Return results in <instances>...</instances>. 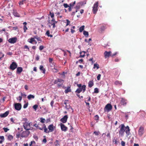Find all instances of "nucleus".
Listing matches in <instances>:
<instances>
[{"label":"nucleus","mask_w":146,"mask_h":146,"mask_svg":"<svg viewBox=\"0 0 146 146\" xmlns=\"http://www.w3.org/2000/svg\"><path fill=\"white\" fill-rule=\"evenodd\" d=\"M119 135L121 137H123L124 134L125 132L127 136L130 135V129L129 127L127 126H125L123 124H121L119 126Z\"/></svg>","instance_id":"nucleus-1"},{"label":"nucleus","mask_w":146,"mask_h":146,"mask_svg":"<svg viewBox=\"0 0 146 146\" xmlns=\"http://www.w3.org/2000/svg\"><path fill=\"white\" fill-rule=\"evenodd\" d=\"M30 123H28L27 122L23 123V127L24 129L26 131L31 130Z\"/></svg>","instance_id":"nucleus-2"},{"label":"nucleus","mask_w":146,"mask_h":146,"mask_svg":"<svg viewBox=\"0 0 146 146\" xmlns=\"http://www.w3.org/2000/svg\"><path fill=\"white\" fill-rule=\"evenodd\" d=\"M98 1L96 2L95 3L93 6V12L94 14H95L96 13L98 9Z\"/></svg>","instance_id":"nucleus-3"},{"label":"nucleus","mask_w":146,"mask_h":146,"mask_svg":"<svg viewBox=\"0 0 146 146\" xmlns=\"http://www.w3.org/2000/svg\"><path fill=\"white\" fill-rule=\"evenodd\" d=\"M112 109V105L110 104H107L105 106L104 109V110L105 112H109L111 111Z\"/></svg>","instance_id":"nucleus-4"},{"label":"nucleus","mask_w":146,"mask_h":146,"mask_svg":"<svg viewBox=\"0 0 146 146\" xmlns=\"http://www.w3.org/2000/svg\"><path fill=\"white\" fill-rule=\"evenodd\" d=\"M86 87L85 85H83L81 88H78L76 90V92L79 94L82 91L83 93L86 90Z\"/></svg>","instance_id":"nucleus-5"},{"label":"nucleus","mask_w":146,"mask_h":146,"mask_svg":"<svg viewBox=\"0 0 146 146\" xmlns=\"http://www.w3.org/2000/svg\"><path fill=\"white\" fill-rule=\"evenodd\" d=\"M30 133L29 131H23L21 134V136L22 137H27Z\"/></svg>","instance_id":"nucleus-6"},{"label":"nucleus","mask_w":146,"mask_h":146,"mask_svg":"<svg viewBox=\"0 0 146 146\" xmlns=\"http://www.w3.org/2000/svg\"><path fill=\"white\" fill-rule=\"evenodd\" d=\"M17 65L16 63L15 62H13L10 66V69L13 70H14L17 67Z\"/></svg>","instance_id":"nucleus-7"},{"label":"nucleus","mask_w":146,"mask_h":146,"mask_svg":"<svg viewBox=\"0 0 146 146\" xmlns=\"http://www.w3.org/2000/svg\"><path fill=\"white\" fill-rule=\"evenodd\" d=\"M14 107L15 110L19 111L21 109V105L20 103H15L14 104Z\"/></svg>","instance_id":"nucleus-8"},{"label":"nucleus","mask_w":146,"mask_h":146,"mask_svg":"<svg viewBox=\"0 0 146 146\" xmlns=\"http://www.w3.org/2000/svg\"><path fill=\"white\" fill-rule=\"evenodd\" d=\"M17 40V38L16 37H14L9 38L8 40V42L11 43L13 44L15 43Z\"/></svg>","instance_id":"nucleus-9"},{"label":"nucleus","mask_w":146,"mask_h":146,"mask_svg":"<svg viewBox=\"0 0 146 146\" xmlns=\"http://www.w3.org/2000/svg\"><path fill=\"white\" fill-rule=\"evenodd\" d=\"M138 133L140 136L142 135L144 133V128L143 127L141 126L140 127L138 131Z\"/></svg>","instance_id":"nucleus-10"},{"label":"nucleus","mask_w":146,"mask_h":146,"mask_svg":"<svg viewBox=\"0 0 146 146\" xmlns=\"http://www.w3.org/2000/svg\"><path fill=\"white\" fill-rule=\"evenodd\" d=\"M60 127L62 131L65 132L67 130V127L62 123L60 124Z\"/></svg>","instance_id":"nucleus-11"},{"label":"nucleus","mask_w":146,"mask_h":146,"mask_svg":"<svg viewBox=\"0 0 146 146\" xmlns=\"http://www.w3.org/2000/svg\"><path fill=\"white\" fill-rule=\"evenodd\" d=\"M68 118V116L67 115H65L61 119L60 121L64 123H65L66 122Z\"/></svg>","instance_id":"nucleus-12"},{"label":"nucleus","mask_w":146,"mask_h":146,"mask_svg":"<svg viewBox=\"0 0 146 146\" xmlns=\"http://www.w3.org/2000/svg\"><path fill=\"white\" fill-rule=\"evenodd\" d=\"M48 131L49 132H52L54 130V126L53 124H51L48 126Z\"/></svg>","instance_id":"nucleus-13"},{"label":"nucleus","mask_w":146,"mask_h":146,"mask_svg":"<svg viewBox=\"0 0 146 146\" xmlns=\"http://www.w3.org/2000/svg\"><path fill=\"white\" fill-rule=\"evenodd\" d=\"M111 51L108 52L106 51H105L104 53V55L105 58H106L109 57V56H111Z\"/></svg>","instance_id":"nucleus-14"},{"label":"nucleus","mask_w":146,"mask_h":146,"mask_svg":"<svg viewBox=\"0 0 146 146\" xmlns=\"http://www.w3.org/2000/svg\"><path fill=\"white\" fill-rule=\"evenodd\" d=\"M9 113V111H6L4 113L1 114L0 115V116L1 117H5L8 115Z\"/></svg>","instance_id":"nucleus-15"},{"label":"nucleus","mask_w":146,"mask_h":146,"mask_svg":"<svg viewBox=\"0 0 146 146\" xmlns=\"http://www.w3.org/2000/svg\"><path fill=\"white\" fill-rule=\"evenodd\" d=\"M57 23V22H55L54 23L51 22H50V20L48 21V23L50 24L51 25H52L53 28H54L55 27V24H56Z\"/></svg>","instance_id":"nucleus-16"},{"label":"nucleus","mask_w":146,"mask_h":146,"mask_svg":"<svg viewBox=\"0 0 146 146\" xmlns=\"http://www.w3.org/2000/svg\"><path fill=\"white\" fill-rule=\"evenodd\" d=\"M94 82L93 80L89 81L88 83L89 87L91 88L94 85Z\"/></svg>","instance_id":"nucleus-17"},{"label":"nucleus","mask_w":146,"mask_h":146,"mask_svg":"<svg viewBox=\"0 0 146 146\" xmlns=\"http://www.w3.org/2000/svg\"><path fill=\"white\" fill-rule=\"evenodd\" d=\"M126 100H125L124 99L122 98L121 101V103L122 105H125L126 104Z\"/></svg>","instance_id":"nucleus-18"},{"label":"nucleus","mask_w":146,"mask_h":146,"mask_svg":"<svg viewBox=\"0 0 146 146\" xmlns=\"http://www.w3.org/2000/svg\"><path fill=\"white\" fill-rule=\"evenodd\" d=\"M23 71V68L21 67H19L17 69V72L18 73L20 74Z\"/></svg>","instance_id":"nucleus-19"},{"label":"nucleus","mask_w":146,"mask_h":146,"mask_svg":"<svg viewBox=\"0 0 146 146\" xmlns=\"http://www.w3.org/2000/svg\"><path fill=\"white\" fill-rule=\"evenodd\" d=\"M28 41L31 43L33 44V42L35 41V40L34 38H31L30 39L28 40Z\"/></svg>","instance_id":"nucleus-20"},{"label":"nucleus","mask_w":146,"mask_h":146,"mask_svg":"<svg viewBox=\"0 0 146 146\" xmlns=\"http://www.w3.org/2000/svg\"><path fill=\"white\" fill-rule=\"evenodd\" d=\"M40 70L42 71V72L44 74H45V70L43 66L42 65H40Z\"/></svg>","instance_id":"nucleus-21"},{"label":"nucleus","mask_w":146,"mask_h":146,"mask_svg":"<svg viewBox=\"0 0 146 146\" xmlns=\"http://www.w3.org/2000/svg\"><path fill=\"white\" fill-rule=\"evenodd\" d=\"M45 34L46 35H47L48 37H52L53 36L52 35L50 34V31L49 30H48L46 31Z\"/></svg>","instance_id":"nucleus-22"},{"label":"nucleus","mask_w":146,"mask_h":146,"mask_svg":"<svg viewBox=\"0 0 146 146\" xmlns=\"http://www.w3.org/2000/svg\"><path fill=\"white\" fill-rule=\"evenodd\" d=\"M83 33L84 35L86 37H87L88 36L89 34H88V32L86 31H84Z\"/></svg>","instance_id":"nucleus-23"},{"label":"nucleus","mask_w":146,"mask_h":146,"mask_svg":"<svg viewBox=\"0 0 146 146\" xmlns=\"http://www.w3.org/2000/svg\"><path fill=\"white\" fill-rule=\"evenodd\" d=\"M35 98V96L32 95L30 94L28 96L27 98L29 100H30L31 99H34Z\"/></svg>","instance_id":"nucleus-24"},{"label":"nucleus","mask_w":146,"mask_h":146,"mask_svg":"<svg viewBox=\"0 0 146 146\" xmlns=\"http://www.w3.org/2000/svg\"><path fill=\"white\" fill-rule=\"evenodd\" d=\"M44 126V132L47 133H49V132L48 131V130L47 128L46 127V126L44 124L43 125Z\"/></svg>","instance_id":"nucleus-25"},{"label":"nucleus","mask_w":146,"mask_h":146,"mask_svg":"<svg viewBox=\"0 0 146 146\" xmlns=\"http://www.w3.org/2000/svg\"><path fill=\"white\" fill-rule=\"evenodd\" d=\"M25 1L26 0H22L21 1H20L19 4L20 6L25 3Z\"/></svg>","instance_id":"nucleus-26"},{"label":"nucleus","mask_w":146,"mask_h":146,"mask_svg":"<svg viewBox=\"0 0 146 146\" xmlns=\"http://www.w3.org/2000/svg\"><path fill=\"white\" fill-rule=\"evenodd\" d=\"M96 68L97 69H98L99 68V64L97 63H96L94 64V68Z\"/></svg>","instance_id":"nucleus-27"},{"label":"nucleus","mask_w":146,"mask_h":146,"mask_svg":"<svg viewBox=\"0 0 146 146\" xmlns=\"http://www.w3.org/2000/svg\"><path fill=\"white\" fill-rule=\"evenodd\" d=\"M13 15L15 17H20L19 14L16 11L13 12Z\"/></svg>","instance_id":"nucleus-28"},{"label":"nucleus","mask_w":146,"mask_h":146,"mask_svg":"<svg viewBox=\"0 0 146 146\" xmlns=\"http://www.w3.org/2000/svg\"><path fill=\"white\" fill-rule=\"evenodd\" d=\"M84 25H83L81 27L79 28V31L80 32H82L84 30Z\"/></svg>","instance_id":"nucleus-29"},{"label":"nucleus","mask_w":146,"mask_h":146,"mask_svg":"<svg viewBox=\"0 0 146 146\" xmlns=\"http://www.w3.org/2000/svg\"><path fill=\"white\" fill-rule=\"evenodd\" d=\"M85 52L84 51H82L80 52V56L81 57H83L85 56Z\"/></svg>","instance_id":"nucleus-30"},{"label":"nucleus","mask_w":146,"mask_h":146,"mask_svg":"<svg viewBox=\"0 0 146 146\" xmlns=\"http://www.w3.org/2000/svg\"><path fill=\"white\" fill-rule=\"evenodd\" d=\"M121 82L119 81H117L115 82V84L116 85H121Z\"/></svg>","instance_id":"nucleus-31"},{"label":"nucleus","mask_w":146,"mask_h":146,"mask_svg":"<svg viewBox=\"0 0 146 146\" xmlns=\"http://www.w3.org/2000/svg\"><path fill=\"white\" fill-rule=\"evenodd\" d=\"M71 90L70 89L69 87L67 88L65 90V92L66 93H67L68 92H70Z\"/></svg>","instance_id":"nucleus-32"},{"label":"nucleus","mask_w":146,"mask_h":146,"mask_svg":"<svg viewBox=\"0 0 146 146\" xmlns=\"http://www.w3.org/2000/svg\"><path fill=\"white\" fill-rule=\"evenodd\" d=\"M66 109L67 110H71L72 113L73 112V109L69 105L68 106V107H67Z\"/></svg>","instance_id":"nucleus-33"},{"label":"nucleus","mask_w":146,"mask_h":146,"mask_svg":"<svg viewBox=\"0 0 146 146\" xmlns=\"http://www.w3.org/2000/svg\"><path fill=\"white\" fill-rule=\"evenodd\" d=\"M13 138V137L11 135H9L8 136V140H11Z\"/></svg>","instance_id":"nucleus-34"},{"label":"nucleus","mask_w":146,"mask_h":146,"mask_svg":"<svg viewBox=\"0 0 146 146\" xmlns=\"http://www.w3.org/2000/svg\"><path fill=\"white\" fill-rule=\"evenodd\" d=\"M99 91L98 90V89L97 88H95L94 89V93H99Z\"/></svg>","instance_id":"nucleus-35"},{"label":"nucleus","mask_w":146,"mask_h":146,"mask_svg":"<svg viewBox=\"0 0 146 146\" xmlns=\"http://www.w3.org/2000/svg\"><path fill=\"white\" fill-rule=\"evenodd\" d=\"M76 1H74V2L70 3L69 5V6L72 7L75 4Z\"/></svg>","instance_id":"nucleus-36"},{"label":"nucleus","mask_w":146,"mask_h":146,"mask_svg":"<svg viewBox=\"0 0 146 146\" xmlns=\"http://www.w3.org/2000/svg\"><path fill=\"white\" fill-rule=\"evenodd\" d=\"M34 39L36 38L38 41H41V39L40 38L38 37L37 36H34Z\"/></svg>","instance_id":"nucleus-37"},{"label":"nucleus","mask_w":146,"mask_h":146,"mask_svg":"<svg viewBox=\"0 0 146 146\" xmlns=\"http://www.w3.org/2000/svg\"><path fill=\"white\" fill-rule=\"evenodd\" d=\"M3 129L4 130V131L5 132H7L9 130V129L7 127H4L3 128Z\"/></svg>","instance_id":"nucleus-38"},{"label":"nucleus","mask_w":146,"mask_h":146,"mask_svg":"<svg viewBox=\"0 0 146 146\" xmlns=\"http://www.w3.org/2000/svg\"><path fill=\"white\" fill-rule=\"evenodd\" d=\"M40 122L42 123H44L45 122V120L43 118H40Z\"/></svg>","instance_id":"nucleus-39"},{"label":"nucleus","mask_w":146,"mask_h":146,"mask_svg":"<svg viewBox=\"0 0 146 146\" xmlns=\"http://www.w3.org/2000/svg\"><path fill=\"white\" fill-rule=\"evenodd\" d=\"M44 47L43 46L41 45L39 47V49L40 51H41L44 49Z\"/></svg>","instance_id":"nucleus-40"},{"label":"nucleus","mask_w":146,"mask_h":146,"mask_svg":"<svg viewBox=\"0 0 146 146\" xmlns=\"http://www.w3.org/2000/svg\"><path fill=\"white\" fill-rule=\"evenodd\" d=\"M38 105H35L33 106V108L35 110V111H36V109L38 107Z\"/></svg>","instance_id":"nucleus-41"},{"label":"nucleus","mask_w":146,"mask_h":146,"mask_svg":"<svg viewBox=\"0 0 146 146\" xmlns=\"http://www.w3.org/2000/svg\"><path fill=\"white\" fill-rule=\"evenodd\" d=\"M50 15L51 17L52 18H54V14L53 13H51L50 12Z\"/></svg>","instance_id":"nucleus-42"},{"label":"nucleus","mask_w":146,"mask_h":146,"mask_svg":"<svg viewBox=\"0 0 146 146\" xmlns=\"http://www.w3.org/2000/svg\"><path fill=\"white\" fill-rule=\"evenodd\" d=\"M94 133L96 135H99L100 133L99 131H95L94 132Z\"/></svg>","instance_id":"nucleus-43"},{"label":"nucleus","mask_w":146,"mask_h":146,"mask_svg":"<svg viewBox=\"0 0 146 146\" xmlns=\"http://www.w3.org/2000/svg\"><path fill=\"white\" fill-rule=\"evenodd\" d=\"M66 21L67 22V23L66 25V27L69 25L70 23V21L68 19H66Z\"/></svg>","instance_id":"nucleus-44"},{"label":"nucleus","mask_w":146,"mask_h":146,"mask_svg":"<svg viewBox=\"0 0 146 146\" xmlns=\"http://www.w3.org/2000/svg\"><path fill=\"white\" fill-rule=\"evenodd\" d=\"M20 136H21V134L19 132H18L16 134V138H18Z\"/></svg>","instance_id":"nucleus-45"},{"label":"nucleus","mask_w":146,"mask_h":146,"mask_svg":"<svg viewBox=\"0 0 146 146\" xmlns=\"http://www.w3.org/2000/svg\"><path fill=\"white\" fill-rule=\"evenodd\" d=\"M80 7V3L78 4L76 7V8L77 9H79Z\"/></svg>","instance_id":"nucleus-46"},{"label":"nucleus","mask_w":146,"mask_h":146,"mask_svg":"<svg viewBox=\"0 0 146 146\" xmlns=\"http://www.w3.org/2000/svg\"><path fill=\"white\" fill-rule=\"evenodd\" d=\"M23 29L24 30V32H25L26 30L27 29V28L26 26H24L23 27Z\"/></svg>","instance_id":"nucleus-47"},{"label":"nucleus","mask_w":146,"mask_h":146,"mask_svg":"<svg viewBox=\"0 0 146 146\" xmlns=\"http://www.w3.org/2000/svg\"><path fill=\"white\" fill-rule=\"evenodd\" d=\"M101 76V75L100 74H99L97 77V79L98 80H100V77Z\"/></svg>","instance_id":"nucleus-48"},{"label":"nucleus","mask_w":146,"mask_h":146,"mask_svg":"<svg viewBox=\"0 0 146 146\" xmlns=\"http://www.w3.org/2000/svg\"><path fill=\"white\" fill-rule=\"evenodd\" d=\"M63 5L65 8H67L69 6L66 3L64 4Z\"/></svg>","instance_id":"nucleus-49"},{"label":"nucleus","mask_w":146,"mask_h":146,"mask_svg":"<svg viewBox=\"0 0 146 146\" xmlns=\"http://www.w3.org/2000/svg\"><path fill=\"white\" fill-rule=\"evenodd\" d=\"M99 118V116L98 115H96L95 116L94 119L95 120H98Z\"/></svg>","instance_id":"nucleus-50"},{"label":"nucleus","mask_w":146,"mask_h":146,"mask_svg":"<svg viewBox=\"0 0 146 146\" xmlns=\"http://www.w3.org/2000/svg\"><path fill=\"white\" fill-rule=\"evenodd\" d=\"M121 144L122 146H125V142L122 141L121 142Z\"/></svg>","instance_id":"nucleus-51"},{"label":"nucleus","mask_w":146,"mask_h":146,"mask_svg":"<svg viewBox=\"0 0 146 146\" xmlns=\"http://www.w3.org/2000/svg\"><path fill=\"white\" fill-rule=\"evenodd\" d=\"M0 139L1 140L3 141L4 140V137L3 136H0Z\"/></svg>","instance_id":"nucleus-52"},{"label":"nucleus","mask_w":146,"mask_h":146,"mask_svg":"<svg viewBox=\"0 0 146 146\" xmlns=\"http://www.w3.org/2000/svg\"><path fill=\"white\" fill-rule=\"evenodd\" d=\"M27 106H28V104H26L24 105L23 107L24 108H26L27 107Z\"/></svg>","instance_id":"nucleus-53"},{"label":"nucleus","mask_w":146,"mask_h":146,"mask_svg":"<svg viewBox=\"0 0 146 146\" xmlns=\"http://www.w3.org/2000/svg\"><path fill=\"white\" fill-rule=\"evenodd\" d=\"M53 71L54 72H58V70L55 68L53 69Z\"/></svg>","instance_id":"nucleus-54"},{"label":"nucleus","mask_w":146,"mask_h":146,"mask_svg":"<svg viewBox=\"0 0 146 146\" xmlns=\"http://www.w3.org/2000/svg\"><path fill=\"white\" fill-rule=\"evenodd\" d=\"M53 61V59L52 58H49V62L50 63H52Z\"/></svg>","instance_id":"nucleus-55"},{"label":"nucleus","mask_w":146,"mask_h":146,"mask_svg":"<svg viewBox=\"0 0 146 146\" xmlns=\"http://www.w3.org/2000/svg\"><path fill=\"white\" fill-rule=\"evenodd\" d=\"M21 93L22 96H24V97H25L26 96V95L25 93Z\"/></svg>","instance_id":"nucleus-56"},{"label":"nucleus","mask_w":146,"mask_h":146,"mask_svg":"<svg viewBox=\"0 0 146 146\" xmlns=\"http://www.w3.org/2000/svg\"><path fill=\"white\" fill-rule=\"evenodd\" d=\"M19 99L18 98H17V99L19 100V101L20 102L22 100V96H19Z\"/></svg>","instance_id":"nucleus-57"},{"label":"nucleus","mask_w":146,"mask_h":146,"mask_svg":"<svg viewBox=\"0 0 146 146\" xmlns=\"http://www.w3.org/2000/svg\"><path fill=\"white\" fill-rule=\"evenodd\" d=\"M50 22H51L54 23V22H57V21H55L54 18H52V20L51 21H50Z\"/></svg>","instance_id":"nucleus-58"},{"label":"nucleus","mask_w":146,"mask_h":146,"mask_svg":"<svg viewBox=\"0 0 146 146\" xmlns=\"http://www.w3.org/2000/svg\"><path fill=\"white\" fill-rule=\"evenodd\" d=\"M77 86L78 87V88H81L82 87V85L81 84H77Z\"/></svg>","instance_id":"nucleus-59"},{"label":"nucleus","mask_w":146,"mask_h":146,"mask_svg":"<svg viewBox=\"0 0 146 146\" xmlns=\"http://www.w3.org/2000/svg\"><path fill=\"white\" fill-rule=\"evenodd\" d=\"M54 103V102L53 101H52L51 102L50 104L52 107Z\"/></svg>","instance_id":"nucleus-60"},{"label":"nucleus","mask_w":146,"mask_h":146,"mask_svg":"<svg viewBox=\"0 0 146 146\" xmlns=\"http://www.w3.org/2000/svg\"><path fill=\"white\" fill-rule=\"evenodd\" d=\"M39 56L38 55H37L36 58V59L37 60H39Z\"/></svg>","instance_id":"nucleus-61"},{"label":"nucleus","mask_w":146,"mask_h":146,"mask_svg":"<svg viewBox=\"0 0 146 146\" xmlns=\"http://www.w3.org/2000/svg\"><path fill=\"white\" fill-rule=\"evenodd\" d=\"M56 143L55 144L56 146H57V145H59L58 140H56Z\"/></svg>","instance_id":"nucleus-62"},{"label":"nucleus","mask_w":146,"mask_h":146,"mask_svg":"<svg viewBox=\"0 0 146 146\" xmlns=\"http://www.w3.org/2000/svg\"><path fill=\"white\" fill-rule=\"evenodd\" d=\"M71 33L72 34L75 31L74 30H73L72 28H71Z\"/></svg>","instance_id":"nucleus-63"},{"label":"nucleus","mask_w":146,"mask_h":146,"mask_svg":"<svg viewBox=\"0 0 146 146\" xmlns=\"http://www.w3.org/2000/svg\"><path fill=\"white\" fill-rule=\"evenodd\" d=\"M25 89L27 90H28V86L27 85H25Z\"/></svg>","instance_id":"nucleus-64"}]
</instances>
